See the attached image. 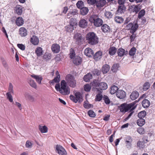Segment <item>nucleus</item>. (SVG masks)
Masks as SVG:
<instances>
[{"label":"nucleus","mask_w":155,"mask_h":155,"mask_svg":"<svg viewBox=\"0 0 155 155\" xmlns=\"http://www.w3.org/2000/svg\"><path fill=\"white\" fill-rule=\"evenodd\" d=\"M51 49L54 53H58L60 50V47L59 45L57 44H54L51 46Z\"/></svg>","instance_id":"nucleus-12"},{"label":"nucleus","mask_w":155,"mask_h":155,"mask_svg":"<svg viewBox=\"0 0 155 155\" xmlns=\"http://www.w3.org/2000/svg\"><path fill=\"white\" fill-rule=\"evenodd\" d=\"M79 25L80 27L84 28L87 25V22L84 19H81L79 22Z\"/></svg>","instance_id":"nucleus-19"},{"label":"nucleus","mask_w":155,"mask_h":155,"mask_svg":"<svg viewBox=\"0 0 155 155\" xmlns=\"http://www.w3.org/2000/svg\"><path fill=\"white\" fill-rule=\"evenodd\" d=\"M92 75L89 73L84 76V79L86 82H89L92 78Z\"/></svg>","instance_id":"nucleus-27"},{"label":"nucleus","mask_w":155,"mask_h":155,"mask_svg":"<svg viewBox=\"0 0 155 155\" xmlns=\"http://www.w3.org/2000/svg\"><path fill=\"white\" fill-rule=\"evenodd\" d=\"M56 150L60 155H67V153L64 149L60 145H57Z\"/></svg>","instance_id":"nucleus-10"},{"label":"nucleus","mask_w":155,"mask_h":155,"mask_svg":"<svg viewBox=\"0 0 155 155\" xmlns=\"http://www.w3.org/2000/svg\"><path fill=\"white\" fill-rule=\"evenodd\" d=\"M139 96V93L137 91L133 92L130 95V98L133 100L136 99Z\"/></svg>","instance_id":"nucleus-26"},{"label":"nucleus","mask_w":155,"mask_h":155,"mask_svg":"<svg viewBox=\"0 0 155 155\" xmlns=\"http://www.w3.org/2000/svg\"><path fill=\"white\" fill-rule=\"evenodd\" d=\"M74 39L76 43L78 44H82L84 40L81 35L79 33H76L74 34Z\"/></svg>","instance_id":"nucleus-9"},{"label":"nucleus","mask_w":155,"mask_h":155,"mask_svg":"<svg viewBox=\"0 0 155 155\" xmlns=\"http://www.w3.org/2000/svg\"><path fill=\"white\" fill-rule=\"evenodd\" d=\"M39 129L41 133H46L48 132V128L45 126H41L39 125Z\"/></svg>","instance_id":"nucleus-32"},{"label":"nucleus","mask_w":155,"mask_h":155,"mask_svg":"<svg viewBox=\"0 0 155 155\" xmlns=\"http://www.w3.org/2000/svg\"><path fill=\"white\" fill-rule=\"evenodd\" d=\"M119 64H114L113 65L111 68V70L113 72H115L118 70Z\"/></svg>","instance_id":"nucleus-46"},{"label":"nucleus","mask_w":155,"mask_h":155,"mask_svg":"<svg viewBox=\"0 0 155 155\" xmlns=\"http://www.w3.org/2000/svg\"><path fill=\"white\" fill-rule=\"evenodd\" d=\"M146 112L144 110H143L140 112L138 114V116L140 119H143L146 116Z\"/></svg>","instance_id":"nucleus-42"},{"label":"nucleus","mask_w":155,"mask_h":155,"mask_svg":"<svg viewBox=\"0 0 155 155\" xmlns=\"http://www.w3.org/2000/svg\"><path fill=\"white\" fill-rule=\"evenodd\" d=\"M43 59L48 61L51 58V54L48 52L45 53L43 56Z\"/></svg>","instance_id":"nucleus-39"},{"label":"nucleus","mask_w":155,"mask_h":155,"mask_svg":"<svg viewBox=\"0 0 155 155\" xmlns=\"http://www.w3.org/2000/svg\"><path fill=\"white\" fill-rule=\"evenodd\" d=\"M105 15L106 17L109 18H111L112 16V13L110 12H106L105 13Z\"/></svg>","instance_id":"nucleus-59"},{"label":"nucleus","mask_w":155,"mask_h":155,"mask_svg":"<svg viewBox=\"0 0 155 155\" xmlns=\"http://www.w3.org/2000/svg\"><path fill=\"white\" fill-rule=\"evenodd\" d=\"M33 78L35 79L37 82L39 84H40L41 83V81L43 79L42 77L40 75H36L35 74H32L31 75Z\"/></svg>","instance_id":"nucleus-17"},{"label":"nucleus","mask_w":155,"mask_h":155,"mask_svg":"<svg viewBox=\"0 0 155 155\" xmlns=\"http://www.w3.org/2000/svg\"><path fill=\"white\" fill-rule=\"evenodd\" d=\"M109 66L107 64H105L103 66L102 68V72L104 74L107 73L109 71Z\"/></svg>","instance_id":"nucleus-36"},{"label":"nucleus","mask_w":155,"mask_h":155,"mask_svg":"<svg viewBox=\"0 0 155 155\" xmlns=\"http://www.w3.org/2000/svg\"><path fill=\"white\" fill-rule=\"evenodd\" d=\"M89 21L91 23H93L94 26L96 27H100L103 24L102 20L95 15H92L89 18Z\"/></svg>","instance_id":"nucleus-3"},{"label":"nucleus","mask_w":155,"mask_h":155,"mask_svg":"<svg viewBox=\"0 0 155 155\" xmlns=\"http://www.w3.org/2000/svg\"><path fill=\"white\" fill-rule=\"evenodd\" d=\"M125 141L127 147L129 149H130L131 147V143L132 141L131 137L129 136L125 138Z\"/></svg>","instance_id":"nucleus-11"},{"label":"nucleus","mask_w":155,"mask_h":155,"mask_svg":"<svg viewBox=\"0 0 155 155\" xmlns=\"http://www.w3.org/2000/svg\"><path fill=\"white\" fill-rule=\"evenodd\" d=\"M65 80L67 83L70 86L72 87H75L76 81L73 76L70 74L67 75L66 77Z\"/></svg>","instance_id":"nucleus-6"},{"label":"nucleus","mask_w":155,"mask_h":155,"mask_svg":"<svg viewBox=\"0 0 155 155\" xmlns=\"http://www.w3.org/2000/svg\"><path fill=\"white\" fill-rule=\"evenodd\" d=\"M103 100L106 104H109L110 103V101L108 97L105 95H104L103 96Z\"/></svg>","instance_id":"nucleus-50"},{"label":"nucleus","mask_w":155,"mask_h":155,"mask_svg":"<svg viewBox=\"0 0 155 155\" xmlns=\"http://www.w3.org/2000/svg\"><path fill=\"white\" fill-rule=\"evenodd\" d=\"M88 114L89 117H95L96 114L95 112L92 110H90L88 111Z\"/></svg>","instance_id":"nucleus-52"},{"label":"nucleus","mask_w":155,"mask_h":155,"mask_svg":"<svg viewBox=\"0 0 155 155\" xmlns=\"http://www.w3.org/2000/svg\"><path fill=\"white\" fill-rule=\"evenodd\" d=\"M66 82L64 80L61 81V90L60 92L63 95H68L70 93V89L66 86Z\"/></svg>","instance_id":"nucleus-4"},{"label":"nucleus","mask_w":155,"mask_h":155,"mask_svg":"<svg viewBox=\"0 0 155 155\" xmlns=\"http://www.w3.org/2000/svg\"><path fill=\"white\" fill-rule=\"evenodd\" d=\"M30 42L33 45H36L39 43V40L37 36L33 35L31 38Z\"/></svg>","instance_id":"nucleus-13"},{"label":"nucleus","mask_w":155,"mask_h":155,"mask_svg":"<svg viewBox=\"0 0 155 155\" xmlns=\"http://www.w3.org/2000/svg\"><path fill=\"white\" fill-rule=\"evenodd\" d=\"M98 91V94L96 95L95 100L96 101H99L102 99L103 98V97L101 94L102 92L101 91Z\"/></svg>","instance_id":"nucleus-33"},{"label":"nucleus","mask_w":155,"mask_h":155,"mask_svg":"<svg viewBox=\"0 0 155 155\" xmlns=\"http://www.w3.org/2000/svg\"><path fill=\"white\" fill-rule=\"evenodd\" d=\"M75 96L71 95L70 96V98L71 100L72 101L75 103L78 102L80 103L83 101V97L82 95L80 92H78L75 93Z\"/></svg>","instance_id":"nucleus-7"},{"label":"nucleus","mask_w":155,"mask_h":155,"mask_svg":"<svg viewBox=\"0 0 155 155\" xmlns=\"http://www.w3.org/2000/svg\"><path fill=\"white\" fill-rule=\"evenodd\" d=\"M28 83L30 86L36 89L37 88V85L34 81L31 78H29Z\"/></svg>","instance_id":"nucleus-28"},{"label":"nucleus","mask_w":155,"mask_h":155,"mask_svg":"<svg viewBox=\"0 0 155 155\" xmlns=\"http://www.w3.org/2000/svg\"><path fill=\"white\" fill-rule=\"evenodd\" d=\"M106 2L105 0H99L96 2V5L97 8H100L103 7Z\"/></svg>","instance_id":"nucleus-18"},{"label":"nucleus","mask_w":155,"mask_h":155,"mask_svg":"<svg viewBox=\"0 0 155 155\" xmlns=\"http://www.w3.org/2000/svg\"><path fill=\"white\" fill-rule=\"evenodd\" d=\"M84 52L85 55L89 57H91L94 54L93 51L89 48H86L84 50Z\"/></svg>","instance_id":"nucleus-15"},{"label":"nucleus","mask_w":155,"mask_h":155,"mask_svg":"<svg viewBox=\"0 0 155 155\" xmlns=\"http://www.w3.org/2000/svg\"><path fill=\"white\" fill-rule=\"evenodd\" d=\"M136 49L135 47L132 48L129 51V54L131 56H134L135 54Z\"/></svg>","instance_id":"nucleus-49"},{"label":"nucleus","mask_w":155,"mask_h":155,"mask_svg":"<svg viewBox=\"0 0 155 155\" xmlns=\"http://www.w3.org/2000/svg\"><path fill=\"white\" fill-rule=\"evenodd\" d=\"M75 19L71 18L69 21V24L65 27L66 31L68 32H71L75 28V26L77 25Z\"/></svg>","instance_id":"nucleus-5"},{"label":"nucleus","mask_w":155,"mask_h":155,"mask_svg":"<svg viewBox=\"0 0 155 155\" xmlns=\"http://www.w3.org/2000/svg\"><path fill=\"white\" fill-rule=\"evenodd\" d=\"M17 46L22 51L24 50L25 49V46L22 44H18Z\"/></svg>","instance_id":"nucleus-61"},{"label":"nucleus","mask_w":155,"mask_h":155,"mask_svg":"<svg viewBox=\"0 0 155 155\" xmlns=\"http://www.w3.org/2000/svg\"><path fill=\"white\" fill-rule=\"evenodd\" d=\"M94 85L96 87H99L97 88V91H100L99 89H100L101 90H105L107 88V84L104 82H95L94 83Z\"/></svg>","instance_id":"nucleus-8"},{"label":"nucleus","mask_w":155,"mask_h":155,"mask_svg":"<svg viewBox=\"0 0 155 155\" xmlns=\"http://www.w3.org/2000/svg\"><path fill=\"white\" fill-rule=\"evenodd\" d=\"M102 55V52L101 51H97L94 55V59L96 61H98L101 58Z\"/></svg>","instance_id":"nucleus-21"},{"label":"nucleus","mask_w":155,"mask_h":155,"mask_svg":"<svg viewBox=\"0 0 155 155\" xmlns=\"http://www.w3.org/2000/svg\"><path fill=\"white\" fill-rule=\"evenodd\" d=\"M145 12L144 9L141 10L139 13L138 17L139 18H140L143 16L145 14Z\"/></svg>","instance_id":"nucleus-54"},{"label":"nucleus","mask_w":155,"mask_h":155,"mask_svg":"<svg viewBox=\"0 0 155 155\" xmlns=\"http://www.w3.org/2000/svg\"><path fill=\"white\" fill-rule=\"evenodd\" d=\"M116 96L118 98L123 99L126 96V93L122 90H119L116 93Z\"/></svg>","instance_id":"nucleus-14"},{"label":"nucleus","mask_w":155,"mask_h":155,"mask_svg":"<svg viewBox=\"0 0 155 155\" xmlns=\"http://www.w3.org/2000/svg\"><path fill=\"white\" fill-rule=\"evenodd\" d=\"M56 74L57 76L54 79V81H55V83H59L60 81V75L58 71L56 72Z\"/></svg>","instance_id":"nucleus-43"},{"label":"nucleus","mask_w":155,"mask_h":155,"mask_svg":"<svg viewBox=\"0 0 155 155\" xmlns=\"http://www.w3.org/2000/svg\"><path fill=\"white\" fill-rule=\"evenodd\" d=\"M15 11L16 13L18 15H20L22 14V8L20 6H17L15 8Z\"/></svg>","instance_id":"nucleus-38"},{"label":"nucleus","mask_w":155,"mask_h":155,"mask_svg":"<svg viewBox=\"0 0 155 155\" xmlns=\"http://www.w3.org/2000/svg\"><path fill=\"white\" fill-rule=\"evenodd\" d=\"M137 124L139 126L141 127L145 124V120L143 119H140L137 120Z\"/></svg>","instance_id":"nucleus-44"},{"label":"nucleus","mask_w":155,"mask_h":155,"mask_svg":"<svg viewBox=\"0 0 155 155\" xmlns=\"http://www.w3.org/2000/svg\"><path fill=\"white\" fill-rule=\"evenodd\" d=\"M84 107L85 108L88 109L93 107L92 105L87 103L86 102L84 101Z\"/></svg>","instance_id":"nucleus-56"},{"label":"nucleus","mask_w":155,"mask_h":155,"mask_svg":"<svg viewBox=\"0 0 155 155\" xmlns=\"http://www.w3.org/2000/svg\"><path fill=\"white\" fill-rule=\"evenodd\" d=\"M86 40L89 44L92 45L97 44L98 42V38L96 35L93 32H89L87 34Z\"/></svg>","instance_id":"nucleus-1"},{"label":"nucleus","mask_w":155,"mask_h":155,"mask_svg":"<svg viewBox=\"0 0 155 155\" xmlns=\"http://www.w3.org/2000/svg\"><path fill=\"white\" fill-rule=\"evenodd\" d=\"M138 25L137 23L133 24L130 30V32L131 34L134 33L138 28Z\"/></svg>","instance_id":"nucleus-29"},{"label":"nucleus","mask_w":155,"mask_h":155,"mask_svg":"<svg viewBox=\"0 0 155 155\" xmlns=\"http://www.w3.org/2000/svg\"><path fill=\"white\" fill-rule=\"evenodd\" d=\"M89 11L88 8L87 7H83L80 9L81 14L83 15H85L87 14Z\"/></svg>","instance_id":"nucleus-31"},{"label":"nucleus","mask_w":155,"mask_h":155,"mask_svg":"<svg viewBox=\"0 0 155 155\" xmlns=\"http://www.w3.org/2000/svg\"><path fill=\"white\" fill-rule=\"evenodd\" d=\"M76 5L78 8L81 9L83 7L84 4L83 2L81 0L79 1L76 3Z\"/></svg>","instance_id":"nucleus-47"},{"label":"nucleus","mask_w":155,"mask_h":155,"mask_svg":"<svg viewBox=\"0 0 155 155\" xmlns=\"http://www.w3.org/2000/svg\"><path fill=\"white\" fill-rule=\"evenodd\" d=\"M19 34L21 37H25L27 35V31L24 27H21L19 30Z\"/></svg>","instance_id":"nucleus-16"},{"label":"nucleus","mask_w":155,"mask_h":155,"mask_svg":"<svg viewBox=\"0 0 155 155\" xmlns=\"http://www.w3.org/2000/svg\"><path fill=\"white\" fill-rule=\"evenodd\" d=\"M125 9L126 8L124 5H119L117 11L118 13H123L125 11Z\"/></svg>","instance_id":"nucleus-41"},{"label":"nucleus","mask_w":155,"mask_h":155,"mask_svg":"<svg viewBox=\"0 0 155 155\" xmlns=\"http://www.w3.org/2000/svg\"><path fill=\"white\" fill-rule=\"evenodd\" d=\"M150 105V102L147 99L144 100L142 102V105L144 108H147Z\"/></svg>","instance_id":"nucleus-30"},{"label":"nucleus","mask_w":155,"mask_h":155,"mask_svg":"<svg viewBox=\"0 0 155 155\" xmlns=\"http://www.w3.org/2000/svg\"><path fill=\"white\" fill-rule=\"evenodd\" d=\"M133 25V24L132 23H130L126 25L125 27L127 30H130Z\"/></svg>","instance_id":"nucleus-64"},{"label":"nucleus","mask_w":155,"mask_h":155,"mask_svg":"<svg viewBox=\"0 0 155 155\" xmlns=\"http://www.w3.org/2000/svg\"><path fill=\"white\" fill-rule=\"evenodd\" d=\"M70 55V57L71 59H72L74 58V57L75 56V52L74 51L72 50L71 51H70V52L69 54Z\"/></svg>","instance_id":"nucleus-63"},{"label":"nucleus","mask_w":155,"mask_h":155,"mask_svg":"<svg viewBox=\"0 0 155 155\" xmlns=\"http://www.w3.org/2000/svg\"><path fill=\"white\" fill-rule=\"evenodd\" d=\"M13 85H12V84L10 83L9 84V87H8V91H9V92H10V93H12L13 94L14 93V90H13Z\"/></svg>","instance_id":"nucleus-55"},{"label":"nucleus","mask_w":155,"mask_h":155,"mask_svg":"<svg viewBox=\"0 0 155 155\" xmlns=\"http://www.w3.org/2000/svg\"><path fill=\"white\" fill-rule=\"evenodd\" d=\"M135 104L134 102L128 104L124 103L121 104L118 107L120 111L124 114L130 109L131 111L134 110L136 107Z\"/></svg>","instance_id":"nucleus-2"},{"label":"nucleus","mask_w":155,"mask_h":155,"mask_svg":"<svg viewBox=\"0 0 155 155\" xmlns=\"http://www.w3.org/2000/svg\"><path fill=\"white\" fill-rule=\"evenodd\" d=\"M91 88V87L90 85L88 84H86L84 86V89L86 91H90Z\"/></svg>","instance_id":"nucleus-51"},{"label":"nucleus","mask_w":155,"mask_h":155,"mask_svg":"<svg viewBox=\"0 0 155 155\" xmlns=\"http://www.w3.org/2000/svg\"><path fill=\"white\" fill-rule=\"evenodd\" d=\"M15 23L17 26H20L24 24V21L22 17H19L16 19Z\"/></svg>","instance_id":"nucleus-20"},{"label":"nucleus","mask_w":155,"mask_h":155,"mask_svg":"<svg viewBox=\"0 0 155 155\" xmlns=\"http://www.w3.org/2000/svg\"><path fill=\"white\" fill-rule=\"evenodd\" d=\"M118 87L115 85L112 86L110 90V93L111 94H114L116 93L118 90Z\"/></svg>","instance_id":"nucleus-35"},{"label":"nucleus","mask_w":155,"mask_h":155,"mask_svg":"<svg viewBox=\"0 0 155 155\" xmlns=\"http://www.w3.org/2000/svg\"><path fill=\"white\" fill-rule=\"evenodd\" d=\"M137 145L139 148H143L144 147V143L143 142L139 141L137 143Z\"/></svg>","instance_id":"nucleus-58"},{"label":"nucleus","mask_w":155,"mask_h":155,"mask_svg":"<svg viewBox=\"0 0 155 155\" xmlns=\"http://www.w3.org/2000/svg\"><path fill=\"white\" fill-rule=\"evenodd\" d=\"M6 95L7 96V99L9 100L10 102H12L13 101V99L11 94L10 92H7Z\"/></svg>","instance_id":"nucleus-53"},{"label":"nucleus","mask_w":155,"mask_h":155,"mask_svg":"<svg viewBox=\"0 0 155 155\" xmlns=\"http://www.w3.org/2000/svg\"><path fill=\"white\" fill-rule=\"evenodd\" d=\"M117 51V48L114 47H111L108 49L109 54L113 56L115 54Z\"/></svg>","instance_id":"nucleus-22"},{"label":"nucleus","mask_w":155,"mask_h":155,"mask_svg":"<svg viewBox=\"0 0 155 155\" xmlns=\"http://www.w3.org/2000/svg\"><path fill=\"white\" fill-rule=\"evenodd\" d=\"M150 84L149 82H146L145 83L143 86V89L144 91L147 90L150 87Z\"/></svg>","instance_id":"nucleus-48"},{"label":"nucleus","mask_w":155,"mask_h":155,"mask_svg":"<svg viewBox=\"0 0 155 155\" xmlns=\"http://www.w3.org/2000/svg\"><path fill=\"white\" fill-rule=\"evenodd\" d=\"M114 20L116 22L119 24L122 23L124 21V19L119 16H115L114 18Z\"/></svg>","instance_id":"nucleus-34"},{"label":"nucleus","mask_w":155,"mask_h":155,"mask_svg":"<svg viewBox=\"0 0 155 155\" xmlns=\"http://www.w3.org/2000/svg\"><path fill=\"white\" fill-rule=\"evenodd\" d=\"M140 9V8L137 6L136 5L133 9V12L137 13L139 11Z\"/></svg>","instance_id":"nucleus-62"},{"label":"nucleus","mask_w":155,"mask_h":155,"mask_svg":"<svg viewBox=\"0 0 155 155\" xmlns=\"http://www.w3.org/2000/svg\"><path fill=\"white\" fill-rule=\"evenodd\" d=\"M25 97L31 102H35L36 101L35 98L31 95L27 94Z\"/></svg>","instance_id":"nucleus-45"},{"label":"nucleus","mask_w":155,"mask_h":155,"mask_svg":"<svg viewBox=\"0 0 155 155\" xmlns=\"http://www.w3.org/2000/svg\"><path fill=\"white\" fill-rule=\"evenodd\" d=\"M35 53L38 56H41L42 54V48L40 47H38L35 50Z\"/></svg>","instance_id":"nucleus-40"},{"label":"nucleus","mask_w":155,"mask_h":155,"mask_svg":"<svg viewBox=\"0 0 155 155\" xmlns=\"http://www.w3.org/2000/svg\"><path fill=\"white\" fill-rule=\"evenodd\" d=\"M82 61L81 58L79 56L75 57L73 61V63L76 65L80 64Z\"/></svg>","instance_id":"nucleus-23"},{"label":"nucleus","mask_w":155,"mask_h":155,"mask_svg":"<svg viewBox=\"0 0 155 155\" xmlns=\"http://www.w3.org/2000/svg\"><path fill=\"white\" fill-rule=\"evenodd\" d=\"M137 132L140 134H143L144 133V129L143 128L140 127L137 129Z\"/></svg>","instance_id":"nucleus-60"},{"label":"nucleus","mask_w":155,"mask_h":155,"mask_svg":"<svg viewBox=\"0 0 155 155\" xmlns=\"http://www.w3.org/2000/svg\"><path fill=\"white\" fill-rule=\"evenodd\" d=\"M126 53L125 54V50L122 48H119L117 51L118 55L120 57H122L124 56V54H127V51H126Z\"/></svg>","instance_id":"nucleus-24"},{"label":"nucleus","mask_w":155,"mask_h":155,"mask_svg":"<svg viewBox=\"0 0 155 155\" xmlns=\"http://www.w3.org/2000/svg\"><path fill=\"white\" fill-rule=\"evenodd\" d=\"M32 144L29 140H27L25 143V147L26 148H30L32 147Z\"/></svg>","instance_id":"nucleus-57"},{"label":"nucleus","mask_w":155,"mask_h":155,"mask_svg":"<svg viewBox=\"0 0 155 155\" xmlns=\"http://www.w3.org/2000/svg\"><path fill=\"white\" fill-rule=\"evenodd\" d=\"M101 71L100 70L97 69H94L91 72H90L92 75V76H99L101 74Z\"/></svg>","instance_id":"nucleus-37"},{"label":"nucleus","mask_w":155,"mask_h":155,"mask_svg":"<svg viewBox=\"0 0 155 155\" xmlns=\"http://www.w3.org/2000/svg\"><path fill=\"white\" fill-rule=\"evenodd\" d=\"M101 29L103 32L104 33L108 32L110 31V27L107 25L104 24L101 27Z\"/></svg>","instance_id":"nucleus-25"}]
</instances>
